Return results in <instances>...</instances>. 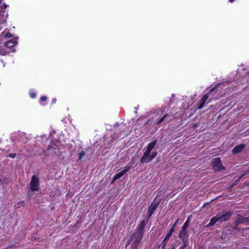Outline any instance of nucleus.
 Listing matches in <instances>:
<instances>
[{
	"mask_svg": "<svg viewBox=\"0 0 249 249\" xmlns=\"http://www.w3.org/2000/svg\"><path fill=\"white\" fill-rule=\"evenodd\" d=\"M232 215L231 212L227 213H221L217 214L215 216L211 218L210 223L207 226V227H211L213 226L216 222H224L230 219V217Z\"/></svg>",
	"mask_w": 249,
	"mask_h": 249,
	"instance_id": "obj_1",
	"label": "nucleus"
},
{
	"mask_svg": "<svg viewBox=\"0 0 249 249\" xmlns=\"http://www.w3.org/2000/svg\"><path fill=\"white\" fill-rule=\"evenodd\" d=\"M135 160L133 158L130 163L128 164L126 166L124 167V170L121 172L117 173L113 177V180L111 181V183H113L115 180L121 178L125 173H126L131 167L133 164L135 162Z\"/></svg>",
	"mask_w": 249,
	"mask_h": 249,
	"instance_id": "obj_2",
	"label": "nucleus"
},
{
	"mask_svg": "<svg viewBox=\"0 0 249 249\" xmlns=\"http://www.w3.org/2000/svg\"><path fill=\"white\" fill-rule=\"evenodd\" d=\"M142 235L141 233H135L130 239V242H133L131 247L133 249H137L139 242L142 239Z\"/></svg>",
	"mask_w": 249,
	"mask_h": 249,
	"instance_id": "obj_3",
	"label": "nucleus"
},
{
	"mask_svg": "<svg viewBox=\"0 0 249 249\" xmlns=\"http://www.w3.org/2000/svg\"><path fill=\"white\" fill-rule=\"evenodd\" d=\"M30 189L32 191H37L39 189V179L34 175L30 183Z\"/></svg>",
	"mask_w": 249,
	"mask_h": 249,
	"instance_id": "obj_4",
	"label": "nucleus"
},
{
	"mask_svg": "<svg viewBox=\"0 0 249 249\" xmlns=\"http://www.w3.org/2000/svg\"><path fill=\"white\" fill-rule=\"evenodd\" d=\"M212 162L213 168L214 170L219 171L224 169L221 163V160L219 158L213 159Z\"/></svg>",
	"mask_w": 249,
	"mask_h": 249,
	"instance_id": "obj_5",
	"label": "nucleus"
},
{
	"mask_svg": "<svg viewBox=\"0 0 249 249\" xmlns=\"http://www.w3.org/2000/svg\"><path fill=\"white\" fill-rule=\"evenodd\" d=\"M157 152H153L151 154V153H148L147 155L145 156V152L144 153L143 156L141 159V162L142 163H147L151 161L156 156H157Z\"/></svg>",
	"mask_w": 249,
	"mask_h": 249,
	"instance_id": "obj_6",
	"label": "nucleus"
},
{
	"mask_svg": "<svg viewBox=\"0 0 249 249\" xmlns=\"http://www.w3.org/2000/svg\"><path fill=\"white\" fill-rule=\"evenodd\" d=\"M146 223L145 221L144 220H142L141 222V223L139 224L137 228L136 229V233H141L142 235L143 234V232L144 231V227L145 226Z\"/></svg>",
	"mask_w": 249,
	"mask_h": 249,
	"instance_id": "obj_7",
	"label": "nucleus"
},
{
	"mask_svg": "<svg viewBox=\"0 0 249 249\" xmlns=\"http://www.w3.org/2000/svg\"><path fill=\"white\" fill-rule=\"evenodd\" d=\"M5 44H1L0 45V55H5L10 53V51L6 47Z\"/></svg>",
	"mask_w": 249,
	"mask_h": 249,
	"instance_id": "obj_8",
	"label": "nucleus"
},
{
	"mask_svg": "<svg viewBox=\"0 0 249 249\" xmlns=\"http://www.w3.org/2000/svg\"><path fill=\"white\" fill-rule=\"evenodd\" d=\"M156 141H154L148 144L146 150L145 151V156H146V155H147L148 153H151V151L156 144Z\"/></svg>",
	"mask_w": 249,
	"mask_h": 249,
	"instance_id": "obj_9",
	"label": "nucleus"
},
{
	"mask_svg": "<svg viewBox=\"0 0 249 249\" xmlns=\"http://www.w3.org/2000/svg\"><path fill=\"white\" fill-rule=\"evenodd\" d=\"M174 232V230H173V228H171L169 231H168L164 239V241H163V242L162 243V247L164 249L165 247V245H166V243L165 242L168 241L169 240V239L170 238V237H171V236L172 235L173 232Z\"/></svg>",
	"mask_w": 249,
	"mask_h": 249,
	"instance_id": "obj_10",
	"label": "nucleus"
},
{
	"mask_svg": "<svg viewBox=\"0 0 249 249\" xmlns=\"http://www.w3.org/2000/svg\"><path fill=\"white\" fill-rule=\"evenodd\" d=\"M5 44L6 46V47L9 50L10 52L12 50L11 47L17 44V40L16 39H12L10 41H7Z\"/></svg>",
	"mask_w": 249,
	"mask_h": 249,
	"instance_id": "obj_11",
	"label": "nucleus"
},
{
	"mask_svg": "<svg viewBox=\"0 0 249 249\" xmlns=\"http://www.w3.org/2000/svg\"><path fill=\"white\" fill-rule=\"evenodd\" d=\"M245 147L244 144H239L235 146L232 150V153L237 154L242 151Z\"/></svg>",
	"mask_w": 249,
	"mask_h": 249,
	"instance_id": "obj_12",
	"label": "nucleus"
},
{
	"mask_svg": "<svg viewBox=\"0 0 249 249\" xmlns=\"http://www.w3.org/2000/svg\"><path fill=\"white\" fill-rule=\"evenodd\" d=\"M208 94L209 93L206 94L202 98L201 104L199 105V106L198 107V109H200L203 107L205 102L207 101V100L208 99V98L209 97Z\"/></svg>",
	"mask_w": 249,
	"mask_h": 249,
	"instance_id": "obj_13",
	"label": "nucleus"
},
{
	"mask_svg": "<svg viewBox=\"0 0 249 249\" xmlns=\"http://www.w3.org/2000/svg\"><path fill=\"white\" fill-rule=\"evenodd\" d=\"M187 233V229L184 228V227H182L180 231L179 232V236L180 238L183 239L184 238H185V237L186 236Z\"/></svg>",
	"mask_w": 249,
	"mask_h": 249,
	"instance_id": "obj_14",
	"label": "nucleus"
},
{
	"mask_svg": "<svg viewBox=\"0 0 249 249\" xmlns=\"http://www.w3.org/2000/svg\"><path fill=\"white\" fill-rule=\"evenodd\" d=\"M157 207V204H152L149 207L148 212L149 213V216H150L153 213V212L155 211Z\"/></svg>",
	"mask_w": 249,
	"mask_h": 249,
	"instance_id": "obj_15",
	"label": "nucleus"
},
{
	"mask_svg": "<svg viewBox=\"0 0 249 249\" xmlns=\"http://www.w3.org/2000/svg\"><path fill=\"white\" fill-rule=\"evenodd\" d=\"M48 149L50 151L52 150V151L53 152V153L55 154H57V151H56V150L57 149L56 145L53 144L50 145L48 147Z\"/></svg>",
	"mask_w": 249,
	"mask_h": 249,
	"instance_id": "obj_16",
	"label": "nucleus"
},
{
	"mask_svg": "<svg viewBox=\"0 0 249 249\" xmlns=\"http://www.w3.org/2000/svg\"><path fill=\"white\" fill-rule=\"evenodd\" d=\"M240 223H245L249 221V216L248 217H241L239 219Z\"/></svg>",
	"mask_w": 249,
	"mask_h": 249,
	"instance_id": "obj_17",
	"label": "nucleus"
},
{
	"mask_svg": "<svg viewBox=\"0 0 249 249\" xmlns=\"http://www.w3.org/2000/svg\"><path fill=\"white\" fill-rule=\"evenodd\" d=\"M189 222H190L189 218H188V219L187 220V221L185 222L183 227H184V228L187 229L188 228V227L189 226Z\"/></svg>",
	"mask_w": 249,
	"mask_h": 249,
	"instance_id": "obj_18",
	"label": "nucleus"
},
{
	"mask_svg": "<svg viewBox=\"0 0 249 249\" xmlns=\"http://www.w3.org/2000/svg\"><path fill=\"white\" fill-rule=\"evenodd\" d=\"M167 114H165L162 118H161L160 120L157 122V124H160L161 123L164 119V118L167 116Z\"/></svg>",
	"mask_w": 249,
	"mask_h": 249,
	"instance_id": "obj_19",
	"label": "nucleus"
},
{
	"mask_svg": "<svg viewBox=\"0 0 249 249\" xmlns=\"http://www.w3.org/2000/svg\"><path fill=\"white\" fill-rule=\"evenodd\" d=\"M30 96H31L32 98H35V97H36V93H35V92H30Z\"/></svg>",
	"mask_w": 249,
	"mask_h": 249,
	"instance_id": "obj_20",
	"label": "nucleus"
},
{
	"mask_svg": "<svg viewBox=\"0 0 249 249\" xmlns=\"http://www.w3.org/2000/svg\"><path fill=\"white\" fill-rule=\"evenodd\" d=\"M85 156V152H81L79 154V159H81Z\"/></svg>",
	"mask_w": 249,
	"mask_h": 249,
	"instance_id": "obj_21",
	"label": "nucleus"
},
{
	"mask_svg": "<svg viewBox=\"0 0 249 249\" xmlns=\"http://www.w3.org/2000/svg\"><path fill=\"white\" fill-rule=\"evenodd\" d=\"M41 101H45L47 100V97L46 96H42L40 98Z\"/></svg>",
	"mask_w": 249,
	"mask_h": 249,
	"instance_id": "obj_22",
	"label": "nucleus"
},
{
	"mask_svg": "<svg viewBox=\"0 0 249 249\" xmlns=\"http://www.w3.org/2000/svg\"><path fill=\"white\" fill-rule=\"evenodd\" d=\"M8 157L11 158H14L15 157V154L13 153H11L9 155Z\"/></svg>",
	"mask_w": 249,
	"mask_h": 249,
	"instance_id": "obj_23",
	"label": "nucleus"
},
{
	"mask_svg": "<svg viewBox=\"0 0 249 249\" xmlns=\"http://www.w3.org/2000/svg\"><path fill=\"white\" fill-rule=\"evenodd\" d=\"M178 219L177 220L176 222L173 225L172 227L171 228H173V230H174V228L176 226V224L177 223V222H178Z\"/></svg>",
	"mask_w": 249,
	"mask_h": 249,
	"instance_id": "obj_24",
	"label": "nucleus"
},
{
	"mask_svg": "<svg viewBox=\"0 0 249 249\" xmlns=\"http://www.w3.org/2000/svg\"><path fill=\"white\" fill-rule=\"evenodd\" d=\"M56 99H53V100H52L53 103H55L56 102Z\"/></svg>",
	"mask_w": 249,
	"mask_h": 249,
	"instance_id": "obj_25",
	"label": "nucleus"
},
{
	"mask_svg": "<svg viewBox=\"0 0 249 249\" xmlns=\"http://www.w3.org/2000/svg\"><path fill=\"white\" fill-rule=\"evenodd\" d=\"M186 246V245L185 244L184 246L181 247L179 249H183Z\"/></svg>",
	"mask_w": 249,
	"mask_h": 249,
	"instance_id": "obj_26",
	"label": "nucleus"
},
{
	"mask_svg": "<svg viewBox=\"0 0 249 249\" xmlns=\"http://www.w3.org/2000/svg\"><path fill=\"white\" fill-rule=\"evenodd\" d=\"M214 89V88L212 89L210 91L209 93L213 92V91Z\"/></svg>",
	"mask_w": 249,
	"mask_h": 249,
	"instance_id": "obj_27",
	"label": "nucleus"
},
{
	"mask_svg": "<svg viewBox=\"0 0 249 249\" xmlns=\"http://www.w3.org/2000/svg\"><path fill=\"white\" fill-rule=\"evenodd\" d=\"M234 0H229V1L231 2H232V1H233Z\"/></svg>",
	"mask_w": 249,
	"mask_h": 249,
	"instance_id": "obj_28",
	"label": "nucleus"
},
{
	"mask_svg": "<svg viewBox=\"0 0 249 249\" xmlns=\"http://www.w3.org/2000/svg\"><path fill=\"white\" fill-rule=\"evenodd\" d=\"M130 243V242H128L127 244V245H129Z\"/></svg>",
	"mask_w": 249,
	"mask_h": 249,
	"instance_id": "obj_29",
	"label": "nucleus"
},
{
	"mask_svg": "<svg viewBox=\"0 0 249 249\" xmlns=\"http://www.w3.org/2000/svg\"><path fill=\"white\" fill-rule=\"evenodd\" d=\"M249 173V171H248V172L246 174Z\"/></svg>",
	"mask_w": 249,
	"mask_h": 249,
	"instance_id": "obj_30",
	"label": "nucleus"
},
{
	"mask_svg": "<svg viewBox=\"0 0 249 249\" xmlns=\"http://www.w3.org/2000/svg\"><path fill=\"white\" fill-rule=\"evenodd\" d=\"M174 249V248H172V249Z\"/></svg>",
	"mask_w": 249,
	"mask_h": 249,
	"instance_id": "obj_31",
	"label": "nucleus"
}]
</instances>
